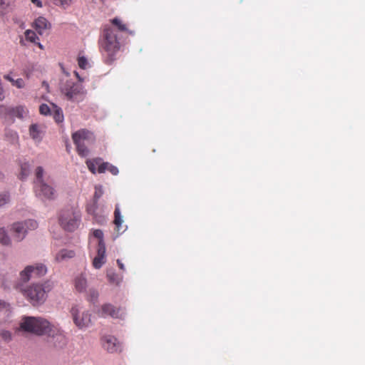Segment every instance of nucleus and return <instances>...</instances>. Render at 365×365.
Returning <instances> with one entry per match:
<instances>
[{"label": "nucleus", "instance_id": "obj_1", "mask_svg": "<svg viewBox=\"0 0 365 365\" xmlns=\"http://www.w3.org/2000/svg\"><path fill=\"white\" fill-rule=\"evenodd\" d=\"M53 282L46 280L42 282L32 283L26 287L18 285L17 289L33 306H39L46 302L47 294L53 289Z\"/></svg>", "mask_w": 365, "mask_h": 365}, {"label": "nucleus", "instance_id": "obj_2", "mask_svg": "<svg viewBox=\"0 0 365 365\" xmlns=\"http://www.w3.org/2000/svg\"><path fill=\"white\" fill-rule=\"evenodd\" d=\"M81 222V211L76 207H66L58 215V223L61 227L67 232H74Z\"/></svg>", "mask_w": 365, "mask_h": 365}, {"label": "nucleus", "instance_id": "obj_3", "mask_svg": "<svg viewBox=\"0 0 365 365\" xmlns=\"http://www.w3.org/2000/svg\"><path fill=\"white\" fill-rule=\"evenodd\" d=\"M51 324L42 317H24L20 323L21 330L37 336H43L48 332Z\"/></svg>", "mask_w": 365, "mask_h": 365}, {"label": "nucleus", "instance_id": "obj_4", "mask_svg": "<svg viewBox=\"0 0 365 365\" xmlns=\"http://www.w3.org/2000/svg\"><path fill=\"white\" fill-rule=\"evenodd\" d=\"M61 92L66 97L68 100L78 101L85 94L83 86L79 83H76L68 77L63 78L60 82Z\"/></svg>", "mask_w": 365, "mask_h": 365}, {"label": "nucleus", "instance_id": "obj_5", "mask_svg": "<svg viewBox=\"0 0 365 365\" xmlns=\"http://www.w3.org/2000/svg\"><path fill=\"white\" fill-rule=\"evenodd\" d=\"M37 227V222L29 219L14 222L10 226V231L14 240L17 242H20L25 239L29 231L34 230Z\"/></svg>", "mask_w": 365, "mask_h": 365}, {"label": "nucleus", "instance_id": "obj_6", "mask_svg": "<svg viewBox=\"0 0 365 365\" xmlns=\"http://www.w3.org/2000/svg\"><path fill=\"white\" fill-rule=\"evenodd\" d=\"M72 139L76 146L78 153L82 157H86L89 153L86 145L93 141V134L89 130L81 129L72 135Z\"/></svg>", "mask_w": 365, "mask_h": 365}, {"label": "nucleus", "instance_id": "obj_7", "mask_svg": "<svg viewBox=\"0 0 365 365\" xmlns=\"http://www.w3.org/2000/svg\"><path fill=\"white\" fill-rule=\"evenodd\" d=\"M46 336L50 344L56 349H63L68 344V338L63 330L54 324L51 325Z\"/></svg>", "mask_w": 365, "mask_h": 365}, {"label": "nucleus", "instance_id": "obj_8", "mask_svg": "<svg viewBox=\"0 0 365 365\" xmlns=\"http://www.w3.org/2000/svg\"><path fill=\"white\" fill-rule=\"evenodd\" d=\"M102 47L110 58L119 50V42L113 29L108 27L104 29V39L102 42Z\"/></svg>", "mask_w": 365, "mask_h": 365}, {"label": "nucleus", "instance_id": "obj_9", "mask_svg": "<svg viewBox=\"0 0 365 365\" xmlns=\"http://www.w3.org/2000/svg\"><path fill=\"white\" fill-rule=\"evenodd\" d=\"M74 324L79 329H85L91 325V315L82 307L74 305L70 311Z\"/></svg>", "mask_w": 365, "mask_h": 365}, {"label": "nucleus", "instance_id": "obj_10", "mask_svg": "<svg viewBox=\"0 0 365 365\" xmlns=\"http://www.w3.org/2000/svg\"><path fill=\"white\" fill-rule=\"evenodd\" d=\"M34 191L36 197L42 201L53 200L57 196L55 188L46 181L34 185Z\"/></svg>", "mask_w": 365, "mask_h": 365}, {"label": "nucleus", "instance_id": "obj_11", "mask_svg": "<svg viewBox=\"0 0 365 365\" xmlns=\"http://www.w3.org/2000/svg\"><path fill=\"white\" fill-rule=\"evenodd\" d=\"M98 314L102 317L110 316L114 319H123L125 313L123 310L116 309L110 304H106L102 306L101 310L99 311Z\"/></svg>", "mask_w": 365, "mask_h": 365}, {"label": "nucleus", "instance_id": "obj_12", "mask_svg": "<svg viewBox=\"0 0 365 365\" xmlns=\"http://www.w3.org/2000/svg\"><path fill=\"white\" fill-rule=\"evenodd\" d=\"M32 27L42 36L48 33L51 29V24L45 17L39 16L33 22Z\"/></svg>", "mask_w": 365, "mask_h": 365}, {"label": "nucleus", "instance_id": "obj_13", "mask_svg": "<svg viewBox=\"0 0 365 365\" xmlns=\"http://www.w3.org/2000/svg\"><path fill=\"white\" fill-rule=\"evenodd\" d=\"M11 315L10 304L5 301L0 300V324L11 322Z\"/></svg>", "mask_w": 365, "mask_h": 365}, {"label": "nucleus", "instance_id": "obj_14", "mask_svg": "<svg viewBox=\"0 0 365 365\" xmlns=\"http://www.w3.org/2000/svg\"><path fill=\"white\" fill-rule=\"evenodd\" d=\"M106 263V245L101 242V246H98L97 255L93 260V266L96 269H100Z\"/></svg>", "mask_w": 365, "mask_h": 365}, {"label": "nucleus", "instance_id": "obj_15", "mask_svg": "<svg viewBox=\"0 0 365 365\" xmlns=\"http://www.w3.org/2000/svg\"><path fill=\"white\" fill-rule=\"evenodd\" d=\"M29 135L36 143H40L44 135L43 126L36 123L31 125L29 127Z\"/></svg>", "mask_w": 365, "mask_h": 365}, {"label": "nucleus", "instance_id": "obj_16", "mask_svg": "<svg viewBox=\"0 0 365 365\" xmlns=\"http://www.w3.org/2000/svg\"><path fill=\"white\" fill-rule=\"evenodd\" d=\"M75 255L76 253L73 250L61 249L55 254L54 259L57 262H67L73 258Z\"/></svg>", "mask_w": 365, "mask_h": 365}, {"label": "nucleus", "instance_id": "obj_17", "mask_svg": "<svg viewBox=\"0 0 365 365\" xmlns=\"http://www.w3.org/2000/svg\"><path fill=\"white\" fill-rule=\"evenodd\" d=\"M103 346L109 352H115L120 350V345L117 339L112 336H106L104 339Z\"/></svg>", "mask_w": 365, "mask_h": 365}, {"label": "nucleus", "instance_id": "obj_18", "mask_svg": "<svg viewBox=\"0 0 365 365\" xmlns=\"http://www.w3.org/2000/svg\"><path fill=\"white\" fill-rule=\"evenodd\" d=\"M75 288L79 292H84L87 287V279L84 274H81L75 279Z\"/></svg>", "mask_w": 365, "mask_h": 365}, {"label": "nucleus", "instance_id": "obj_19", "mask_svg": "<svg viewBox=\"0 0 365 365\" xmlns=\"http://www.w3.org/2000/svg\"><path fill=\"white\" fill-rule=\"evenodd\" d=\"M0 244L4 246L11 247L12 245V240L9 233L5 228L0 224Z\"/></svg>", "mask_w": 365, "mask_h": 365}, {"label": "nucleus", "instance_id": "obj_20", "mask_svg": "<svg viewBox=\"0 0 365 365\" xmlns=\"http://www.w3.org/2000/svg\"><path fill=\"white\" fill-rule=\"evenodd\" d=\"M106 170L109 171L110 173H112L114 175H116L118 174V169L117 167L108 163H103L99 165V168H98V171L100 173H105Z\"/></svg>", "mask_w": 365, "mask_h": 365}, {"label": "nucleus", "instance_id": "obj_21", "mask_svg": "<svg viewBox=\"0 0 365 365\" xmlns=\"http://www.w3.org/2000/svg\"><path fill=\"white\" fill-rule=\"evenodd\" d=\"M20 280L23 282H29L31 278L34 276L33 273L32 267L31 265L26 266L22 271H21L20 274Z\"/></svg>", "mask_w": 365, "mask_h": 365}, {"label": "nucleus", "instance_id": "obj_22", "mask_svg": "<svg viewBox=\"0 0 365 365\" xmlns=\"http://www.w3.org/2000/svg\"><path fill=\"white\" fill-rule=\"evenodd\" d=\"M31 266L32 267L33 273L34 276L41 277L44 276L47 273V267L43 264L38 263Z\"/></svg>", "mask_w": 365, "mask_h": 365}, {"label": "nucleus", "instance_id": "obj_23", "mask_svg": "<svg viewBox=\"0 0 365 365\" xmlns=\"http://www.w3.org/2000/svg\"><path fill=\"white\" fill-rule=\"evenodd\" d=\"M5 138L6 140L12 144H16L19 141V135L18 133L13 130L6 129L5 131Z\"/></svg>", "mask_w": 365, "mask_h": 365}, {"label": "nucleus", "instance_id": "obj_24", "mask_svg": "<svg viewBox=\"0 0 365 365\" xmlns=\"http://www.w3.org/2000/svg\"><path fill=\"white\" fill-rule=\"evenodd\" d=\"M107 278L112 284L119 285L121 282V277H119L113 270L109 269L107 271Z\"/></svg>", "mask_w": 365, "mask_h": 365}, {"label": "nucleus", "instance_id": "obj_25", "mask_svg": "<svg viewBox=\"0 0 365 365\" xmlns=\"http://www.w3.org/2000/svg\"><path fill=\"white\" fill-rule=\"evenodd\" d=\"M4 78L11 82L13 86L19 88H24L25 86L24 81L22 78H17L15 80L10 74L4 76Z\"/></svg>", "mask_w": 365, "mask_h": 365}, {"label": "nucleus", "instance_id": "obj_26", "mask_svg": "<svg viewBox=\"0 0 365 365\" xmlns=\"http://www.w3.org/2000/svg\"><path fill=\"white\" fill-rule=\"evenodd\" d=\"M52 107L53 108V115L55 121L56 123H61L63 120L62 110L53 103H52Z\"/></svg>", "mask_w": 365, "mask_h": 365}, {"label": "nucleus", "instance_id": "obj_27", "mask_svg": "<svg viewBox=\"0 0 365 365\" xmlns=\"http://www.w3.org/2000/svg\"><path fill=\"white\" fill-rule=\"evenodd\" d=\"M103 163H101V159L100 158H96V159H94V160H88L86 161V164H87V166H88V168L89 169V170L92 173H96V166L98 165L99 167V165L101 164H102Z\"/></svg>", "mask_w": 365, "mask_h": 365}, {"label": "nucleus", "instance_id": "obj_28", "mask_svg": "<svg viewBox=\"0 0 365 365\" xmlns=\"http://www.w3.org/2000/svg\"><path fill=\"white\" fill-rule=\"evenodd\" d=\"M25 39L31 43H36L37 41H38V37L37 36L35 31L31 29H27L24 32Z\"/></svg>", "mask_w": 365, "mask_h": 365}, {"label": "nucleus", "instance_id": "obj_29", "mask_svg": "<svg viewBox=\"0 0 365 365\" xmlns=\"http://www.w3.org/2000/svg\"><path fill=\"white\" fill-rule=\"evenodd\" d=\"M99 297V293L97 289L94 288H91L88 292V300L93 304L97 302Z\"/></svg>", "mask_w": 365, "mask_h": 365}, {"label": "nucleus", "instance_id": "obj_30", "mask_svg": "<svg viewBox=\"0 0 365 365\" xmlns=\"http://www.w3.org/2000/svg\"><path fill=\"white\" fill-rule=\"evenodd\" d=\"M54 5L63 9H66L73 3V0H52Z\"/></svg>", "mask_w": 365, "mask_h": 365}, {"label": "nucleus", "instance_id": "obj_31", "mask_svg": "<svg viewBox=\"0 0 365 365\" xmlns=\"http://www.w3.org/2000/svg\"><path fill=\"white\" fill-rule=\"evenodd\" d=\"M114 214H115L114 223L116 225L118 230H119L123 220V217L120 215L118 206H116Z\"/></svg>", "mask_w": 365, "mask_h": 365}, {"label": "nucleus", "instance_id": "obj_32", "mask_svg": "<svg viewBox=\"0 0 365 365\" xmlns=\"http://www.w3.org/2000/svg\"><path fill=\"white\" fill-rule=\"evenodd\" d=\"M43 173H44V170L42 167L38 166L36 168V173H35V175H36V180L34 182L35 185L38 184L40 182H42L45 181L43 179Z\"/></svg>", "mask_w": 365, "mask_h": 365}, {"label": "nucleus", "instance_id": "obj_33", "mask_svg": "<svg viewBox=\"0 0 365 365\" xmlns=\"http://www.w3.org/2000/svg\"><path fill=\"white\" fill-rule=\"evenodd\" d=\"M30 173V165L28 163H24L21 165V178L25 179Z\"/></svg>", "mask_w": 365, "mask_h": 365}, {"label": "nucleus", "instance_id": "obj_34", "mask_svg": "<svg viewBox=\"0 0 365 365\" xmlns=\"http://www.w3.org/2000/svg\"><path fill=\"white\" fill-rule=\"evenodd\" d=\"M11 197L8 192L0 193V207H3L10 202Z\"/></svg>", "mask_w": 365, "mask_h": 365}, {"label": "nucleus", "instance_id": "obj_35", "mask_svg": "<svg viewBox=\"0 0 365 365\" xmlns=\"http://www.w3.org/2000/svg\"><path fill=\"white\" fill-rule=\"evenodd\" d=\"M11 112L14 116H16L19 118H24V115L26 113L25 109L23 107H17L14 108L12 109Z\"/></svg>", "mask_w": 365, "mask_h": 365}, {"label": "nucleus", "instance_id": "obj_36", "mask_svg": "<svg viewBox=\"0 0 365 365\" xmlns=\"http://www.w3.org/2000/svg\"><path fill=\"white\" fill-rule=\"evenodd\" d=\"M78 64L80 68L83 69H86L89 67V63L86 58L84 56H79L78 58Z\"/></svg>", "mask_w": 365, "mask_h": 365}, {"label": "nucleus", "instance_id": "obj_37", "mask_svg": "<svg viewBox=\"0 0 365 365\" xmlns=\"http://www.w3.org/2000/svg\"><path fill=\"white\" fill-rule=\"evenodd\" d=\"M39 111L40 113L44 115H50L51 114V110L50 107L45 103H43L39 107Z\"/></svg>", "mask_w": 365, "mask_h": 365}, {"label": "nucleus", "instance_id": "obj_38", "mask_svg": "<svg viewBox=\"0 0 365 365\" xmlns=\"http://www.w3.org/2000/svg\"><path fill=\"white\" fill-rule=\"evenodd\" d=\"M93 235L99 240L98 246H101V242L105 243L103 241V233L101 230H95L93 231Z\"/></svg>", "mask_w": 365, "mask_h": 365}, {"label": "nucleus", "instance_id": "obj_39", "mask_svg": "<svg viewBox=\"0 0 365 365\" xmlns=\"http://www.w3.org/2000/svg\"><path fill=\"white\" fill-rule=\"evenodd\" d=\"M111 21H112L113 24L118 26V28L120 31L127 30L126 26L125 24H123L119 19L114 18Z\"/></svg>", "mask_w": 365, "mask_h": 365}, {"label": "nucleus", "instance_id": "obj_40", "mask_svg": "<svg viewBox=\"0 0 365 365\" xmlns=\"http://www.w3.org/2000/svg\"><path fill=\"white\" fill-rule=\"evenodd\" d=\"M0 336L6 341H11V338H12L11 333L8 330H4V329H1L0 331Z\"/></svg>", "mask_w": 365, "mask_h": 365}, {"label": "nucleus", "instance_id": "obj_41", "mask_svg": "<svg viewBox=\"0 0 365 365\" xmlns=\"http://www.w3.org/2000/svg\"><path fill=\"white\" fill-rule=\"evenodd\" d=\"M95 190L94 200L98 201V200L102 196L103 193V187L101 185H96Z\"/></svg>", "mask_w": 365, "mask_h": 365}, {"label": "nucleus", "instance_id": "obj_42", "mask_svg": "<svg viewBox=\"0 0 365 365\" xmlns=\"http://www.w3.org/2000/svg\"><path fill=\"white\" fill-rule=\"evenodd\" d=\"M96 207L97 201L94 200L93 205L88 206L87 211L91 215H95Z\"/></svg>", "mask_w": 365, "mask_h": 365}, {"label": "nucleus", "instance_id": "obj_43", "mask_svg": "<svg viewBox=\"0 0 365 365\" xmlns=\"http://www.w3.org/2000/svg\"><path fill=\"white\" fill-rule=\"evenodd\" d=\"M31 1L34 4L36 5V6H38L39 8L42 7V3H41V1L40 0H31Z\"/></svg>", "mask_w": 365, "mask_h": 365}, {"label": "nucleus", "instance_id": "obj_44", "mask_svg": "<svg viewBox=\"0 0 365 365\" xmlns=\"http://www.w3.org/2000/svg\"><path fill=\"white\" fill-rule=\"evenodd\" d=\"M10 3V0H0V6L8 5Z\"/></svg>", "mask_w": 365, "mask_h": 365}, {"label": "nucleus", "instance_id": "obj_45", "mask_svg": "<svg viewBox=\"0 0 365 365\" xmlns=\"http://www.w3.org/2000/svg\"><path fill=\"white\" fill-rule=\"evenodd\" d=\"M117 263L120 267V269L122 270H124L125 269V266L124 264L121 262V261L120 259H118L117 260Z\"/></svg>", "mask_w": 365, "mask_h": 365}, {"label": "nucleus", "instance_id": "obj_46", "mask_svg": "<svg viewBox=\"0 0 365 365\" xmlns=\"http://www.w3.org/2000/svg\"><path fill=\"white\" fill-rule=\"evenodd\" d=\"M36 44H37V46H38V48L40 49H41V50L44 49V46L40 42H38V41H36Z\"/></svg>", "mask_w": 365, "mask_h": 365}, {"label": "nucleus", "instance_id": "obj_47", "mask_svg": "<svg viewBox=\"0 0 365 365\" xmlns=\"http://www.w3.org/2000/svg\"><path fill=\"white\" fill-rule=\"evenodd\" d=\"M75 75L78 78V79L80 82H82L83 81V79L78 75V73L77 72H75Z\"/></svg>", "mask_w": 365, "mask_h": 365}, {"label": "nucleus", "instance_id": "obj_48", "mask_svg": "<svg viewBox=\"0 0 365 365\" xmlns=\"http://www.w3.org/2000/svg\"><path fill=\"white\" fill-rule=\"evenodd\" d=\"M20 43H21V45H23V46H24V45H25L24 40L22 38H21V39H20Z\"/></svg>", "mask_w": 365, "mask_h": 365}, {"label": "nucleus", "instance_id": "obj_49", "mask_svg": "<svg viewBox=\"0 0 365 365\" xmlns=\"http://www.w3.org/2000/svg\"><path fill=\"white\" fill-rule=\"evenodd\" d=\"M3 178V174L0 173V180Z\"/></svg>", "mask_w": 365, "mask_h": 365}]
</instances>
